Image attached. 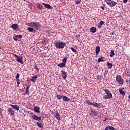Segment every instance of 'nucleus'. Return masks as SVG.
Instances as JSON below:
<instances>
[{
	"label": "nucleus",
	"instance_id": "obj_1",
	"mask_svg": "<svg viewBox=\"0 0 130 130\" xmlns=\"http://www.w3.org/2000/svg\"><path fill=\"white\" fill-rule=\"evenodd\" d=\"M54 45L56 48H58L59 49H62V48H64V46L67 45V43L62 42V41H59L55 42Z\"/></svg>",
	"mask_w": 130,
	"mask_h": 130
},
{
	"label": "nucleus",
	"instance_id": "obj_2",
	"mask_svg": "<svg viewBox=\"0 0 130 130\" xmlns=\"http://www.w3.org/2000/svg\"><path fill=\"white\" fill-rule=\"evenodd\" d=\"M28 26L32 27V28H35L36 30L40 28V24L38 22H33L28 23Z\"/></svg>",
	"mask_w": 130,
	"mask_h": 130
},
{
	"label": "nucleus",
	"instance_id": "obj_3",
	"mask_svg": "<svg viewBox=\"0 0 130 130\" xmlns=\"http://www.w3.org/2000/svg\"><path fill=\"white\" fill-rule=\"evenodd\" d=\"M116 81L118 82L119 85H123V79L121 77V75H118L116 77Z\"/></svg>",
	"mask_w": 130,
	"mask_h": 130
},
{
	"label": "nucleus",
	"instance_id": "obj_4",
	"mask_svg": "<svg viewBox=\"0 0 130 130\" xmlns=\"http://www.w3.org/2000/svg\"><path fill=\"white\" fill-rule=\"evenodd\" d=\"M106 3L108 5V6H110V7H114L116 5H117V3L111 0H107Z\"/></svg>",
	"mask_w": 130,
	"mask_h": 130
},
{
	"label": "nucleus",
	"instance_id": "obj_5",
	"mask_svg": "<svg viewBox=\"0 0 130 130\" xmlns=\"http://www.w3.org/2000/svg\"><path fill=\"white\" fill-rule=\"evenodd\" d=\"M103 98L104 99H111L112 98V93L109 92V93H107V95H104Z\"/></svg>",
	"mask_w": 130,
	"mask_h": 130
},
{
	"label": "nucleus",
	"instance_id": "obj_6",
	"mask_svg": "<svg viewBox=\"0 0 130 130\" xmlns=\"http://www.w3.org/2000/svg\"><path fill=\"white\" fill-rule=\"evenodd\" d=\"M60 115H59V114L58 113V111H56L54 113V117H55L56 119L57 120H60Z\"/></svg>",
	"mask_w": 130,
	"mask_h": 130
},
{
	"label": "nucleus",
	"instance_id": "obj_7",
	"mask_svg": "<svg viewBox=\"0 0 130 130\" xmlns=\"http://www.w3.org/2000/svg\"><path fill=\"white\" fill-rule=\"evenodd\" d=\"M10 106L12 107V108H13V109H15V110H16L17 111H19V110L20 109V106L18 105L11 104Z\"/></svg>",
	"mask_w": 130,
	"mask_h": 130
},
{
	"label": "nucleus",
	"instance_id": "obj_8",
	"mask_svg": "<svg viewBox=\"0 0 130 130\" xmlns=\"http://www.w3.org/2000/svg\"><path fill=\"white\" fill-rule=\"evenodd\" d=\"M32 119H34L35 120H37L38 121H40L41 120V117H38L36 115H34L32 116Z\"/></svg>",
	"mask_w": 130,
	"mask_h": 130
},
{
	"label": "nucleus",
	"instance_id": "obj_9",
	"mask_svg": "<svg viewBox=\"0 0 130 130\" xmlns=\"http://www.w3.org/2000/svg\"><path fill=\"white\" fill-rule=\"evenodd\" d=\"M16 61L17 62H20V63H21L23 64L24 63V61H23V57L20 56L17 58Z\"/></svg>",
	"mask_w": 130,
	"mask_h": 130
},
{
	"label": "nucleus",
	"instance_id": "obj_10",
	"mask_svg": "<svg viewBox=\"0 0 130 130\" xmlns=\"http://www.w3.org/2000/svg\"><path fill=\"white\" fill-rule=\"evenodd\" d=\"M8 111L10 115H14L15 114V111L11 108H8Z\"/></svg>",
	"mask_w": 130,
	"mask_h": 130
},
{
	"label": "nucleus",
	"instance_id": "obj_11",
	"mask_svg": "<svg viewBox=\"0 0 130 130\" xmlns=\"http://www.w3.org/2000/svg\"><path fill=\"white\" fill-rule=\"evenodd\" d=\"M34 111L37 113H40V108L38 106H36L34 108Z\"/></svg>",
	"mask_w": 130,
	"mask_h": 130
},
{
	"label": "nucleus",
	"instance_id": "obj_12",
	"mask_svg": "<svg viewBox=\"0 0 130 130\" xmlns=\"http://www.w3.org/2000/svg\"><path fill=\"white\" fill-rule=\"evenodd\" d=\"M100 105H101V103H97L96 102L92 103V106L94 107H96V108H100Z\"/></svg>",
	"mask_w": 130,
	"mask_h": 130
},
{
	"label": "nucleus",
	"instance_id": "obj_13",
	"mask_svg": "<svg viewBox=\"0 0 130 130\" xmlns=\"http://www.w3.org/2000/svg\"><path fill=\"white\" fill-rule=\"evenodd\" d=\"M61 73L62 74V77L64 80H66L67 79V73L63 70H62L61 71Z\"/></svg>",
	"mask_w": 130,
	"mask_h": 130
},
{
	"label": "nucleus",
	"instance_id": "obj_14",
	"mask_svg": "<svg viewBox=\"0 0 130 130\" xmlns=\"http://www.w3.org/2000/svg\"><path fill=\"white\" fill-rule=\"evenodd\" d=\"M62 99L66 102H69V101H71V99L68 98V96L66 95H62Z\"/></svg>",
	"mask_w": 130,
	"mask_h": 130
},
{
	"label": "nucleus",
	"instance_id": "obj_15",
	"mask_svg": "<svg viewBox=\"0 0 130 130\" xmlns=\"http://www.w3.org/2000/svg\"><path fill=\"white\" fill-rule=\"evenodd\" d=\"M42 5L43 6H44L45 8H46V9H52V7L49 4H46L45 3H42Z\"/></svg>",
	"mask_w": 130,
	"mask_h": 130
},
{
	"label": "nucleus",
	"instance_id": "obj_16",
	"mask_svg": "<svg viewBox=\"0 0 130 130\" xmlns=\"http://www.w3.org/2000/svg\"><path fill=\"white\" fill-rule=\"evenodd\" d=\"M19 26L17 24H13L11 25V28L12 29H14V30H16Z\"/></svg>",
	"mask_w": 130,
	"mask_h": 130
},
{
	"label": "nucleus",
	"instance_id": "obj_17",
	"mask_svg": "<svg viewBox=\"0 0 130 130\" xmlns=\"http://www.w3.org/2000/svg\"><path fill=\"white\" fill-rule=\"evenodd\" d=\"M99 52H100V47L97 46L95 48V53L96 54H99Z\"/></svg>",
	"mask_w": 130,
	"mask_h": 130
},
{
	"label": "nucleus",
	"instance_id": "obj_18",
	"mask_svg": "<svg viewBox=\"0 0 130 130\" xmlns=\"http://www.w3.org/2000/svg\"><path fill=\"white\" fill-rule=\"evenodd\" d=\"M103 24H105V22L104 21H102V20L101 21L100 23L98 25V28H99V29H101V27H102V25H103Z\"/></svg>",
	"mask_w": 130,
	"mask_h": 130
},
{
	"label": "nucleus",
	"instance_id": "obj_19",
	"mask_svg": "<svg viewBox=\"0 0 130 130\" xmlns=\"http://www.w3.org/2000/svg\"><path fill=\"white\" fill-rule=\"evenodd\" d=\"M36 80H37V75H36L35 76H32L31 79V81L33 83H35Z\"/></svg>",
	"mask_w": 130,
	"mask_h": 130
},
{
	"label": "nucleus",
	"instance_id": "obj_20",
	"mask_svg": "<svg viewBox=\"0 0 130 130\" xmlns=\"http://www.w3.org/2000/svg\"><path fill=\"white\" fill-rule=\"evenodd\" d=\"M96 31H97V29H96V27H92L90 28V32H91L92 33H95Z\"/></svg>",
	"mask_w": 130,
	"mask_h": 130
},
{
	"label": "nucleus",
	"instance_id": "obj_21",
	"mask_svg": "<svg viewBox=\"0 0 130 130\" xmlns=\"http://www.w3.org/2000/svg\"><path fill=\"white\" fill-rule=\"evenodd\" d=\"M90 115L91 116H96L97 115V112L93 111V110L91 111Z\"/></svg>",
	"mask_w": 130,
	"mask_h": 130
},
{
	"label": "nucleus",
	"instance_id": "obj_22",
	"mask_svg": "<svg viewBox=\"0 0 130 130\" xmlns=\"http://www.w3.org/2000/svg\"><path fill=\"white\" fill-rule=\"evenodd\" d=\"M57 67H59L60 68H64L66 67V63L61 62L60 64H58Z\"/></svg>",
	"mask_w": 130,
	"mask_h": 130
},
{
	"label": "nucleus",
	"instance_id": "obj_23",
	"mask_svg": "<svg viewBox=\"0 0 130 130\" xmlns=\"http://www.w3.org/2000/svg\"><path fill=\"white\" fill-rule=\"evenodd\" d=\"M37 124L38 126H39V127H40L41 128H42V127H43V124H42V123L37 122Z\"/></svg>",
	"mask_w": 130,
	"mask_h": 130
},
{
	"label": "nucleus",
	"instance_id": "obj_24",
	"mask_svg": "<svg viewBox=\"0 0 130 130\" xmlns=\"http://www.w3.org/2000/svg\"><path fill=\"white\" fill-rule=\"evenodd\" d=\"M30 86L31 85H29L26 87L25 94H29V88H30Z\"/></svg>",
	"mask_w": 130,
	"mask_h": 130
},
{
	"label": "nucleus",
	"instance_id": "obj_25",
	"mask_svg": "<svg viewBox=\"0 0 130 130\" xmlns=\"http://www.w3.org/2000/svg\"><path fill=\"white\" fill-rule=\"evenodd\" d=\"M48 43V41L46 40H44L42 42V44H43V45H46Z\"/></svg>",
	"mask_w": 130,
	"mask_h": 130
},
{
	"label": "nucleus",
	"instance_id": "obj_26",
	"mask_svg": "<svg viewBox=\"0 0 130 130\" xmlns=\"http://www.w3.org/2000/svg\"><path fill=\"white\" fill-rule=\"evenodd\" d=\"M110 56L111 57H112V56H113L114 55H115V53H114V51H113V50H111V52H110Z\"/></svg>",
	"mask_w": 130,
	"mask_h": 130
},
{
	"label": "nucleus",
	"instance_id": "obj_27",
	"mask_svg": "<svg viewBox=\"0 0 130 130\" xmlns=\"http://www.w3.org/2000/svg\"><path fill=\"white\" fill-rule=\"evenodd\" d=\"M107 68H108V69H111V68H112V63L108 62L107 63Z\"/></svg>",
	"mask_w": 130,
	"mask_h": 130
},
{
	"label": "nucleus",
	"instance_id": "obj_28",
	"mask_svg": "<svg viewBox=\"0 0 130 130\" xmlns=\"http://www.w3.org/2000/svg\"><path fill=\"white\" fill-rule=\"evenodd\" d=\"M119 91L120 92V94H121V95H125V92H124V91L122 90V89H119Z\"/></svg>",
	"mask_w": 130,
	"mask_h": 130
},
{
	"label": "nucleus",
	"instance_id": "obj_29",
	"mask_svg": "<svg viewBox=\"0 0 130 130\" xmlns=\"http://www.w3.org/2000/svg\"><path fill=\"white\" fill-rule=\"evenodd\" d=\"M104 58V57H101L99 58L98 60V62H101V61H104V60H103Z\"/></svg>",
	"mask_w": 130,
	"mask_h": 130
},
{
	"label": "nucleus",
	"instance_id": "obj_30",
	"mask_svg": "<svg viewBox=\"0 0 130 130\" xmlns=\"http://www.w3.org/2000/svg\"><path fill=\"white\" fill-rule=\"evenodd\" d=\"M37 7L39 8L40 10L43 9V6L40 4H37Z\"/></svg>",
	"mask_w": 130,
	"mask_h": 130
},
{
	"label": "nucleus",
	"instance_id": "obj_31",
	"mask_svg": "<svg viewBox=\"0 0 130 130\" xmlns=\"http://www.w3.org/2000/svg\"><path fill=\"white\" fill-rule=\"evenodd\" d=\"M103 91L105 92L106 94H108L109 93H110V90L109 89H104Z\"/></svg>",
	"mask_w": 130,
	"mask_h": 130
},
{
	"label": "nucleus",
	"instance_id": "obj_32",
	"mask_svg": "<svg viewBox=\"0 0 130 130\" xmlns=\"http://www.w3.org/2000/svg\"><path fill=\"white\" fill-rule=\"evenodd\" d=\"M27 30L29 32H33V31H34V28H33L32 27H28Z\"/></svg>",
	"mask_w": 130,
	"mask_h": 130
},
{
	"label": "nucleus",
	"instance_id": "obj_33",
	"mask_svg": "<svg viewBox=\"0 0 130 130\" xmlns=\"http://www.w3.org/2000/svg\"><path fill=\"white\" fill-rule=\"evenodd\" d=\"M57 99H59V100H60V99H62V96L61 95V94H57Z\"/></svg>",
	"mask_w": 130,
	"mask_h": 130
},
{
	"label": "nucleus",
	"instance_id": "obj_34",
	"mask_svg": "<svg viewBox=\"0 0 130 130\" xmlns=\"http://www.w3.org/2000/svg\"><path fill=\"white\" fill-rule=\"evenodd\" d=\"M86 103L87 104H88V105H93V103L91 102V101H90V100H87Z\"/></svg>",
	"mask_w": 130,
	"mask_h": 130
},
{
	"label": "nucleus",
	"instance_id": "obj_35",
	"mask_svg": "<svg viewBox=\"0 0 130 130\" xmlns=\"http://www.w3.org/2000/svg\"><path fill=\"white\" fill-rule=\"evenodd\" d=\"M107 75H108V70H106L105 71V74H104V77H106V76H107Z\"/></svg>",
	"mask_w": 130,
	"mask_h": 130
},
{
	"label": "nucleus",
	"instance_id": "obj_36",
	"mask_svg": "<svg viewBox=\"0 0 130 130\" xmlns=\"http://www.w3.org/2000/svg\"><path fill=\"white\" fill-rule=\"evenodd\" d=\"M34 69L35 70H36V71H37V72H39V69H38V67H37V65L36 64V63H35V67Z\"/></svg>",
	"mask_w": 130,
	"mask_h": 130
},
{
	"label": "nucleus",
	"instance_id": "obj_37",
	"mask_svg": "<svg viewBox=\"0 0 130 130\" xmlns=\"http://www.w3.org/2000/svg\"><path fill=\"white\" fill-rule=\"evenodd\" d=\"M81 2H82L81 0H77L76 2V4L79 5V4H81Z\"/></svg>",
	"mask_w": 130,
	"mask_h": 130
},
{
	"label": "nucleus",
	"instance_id": "obj_38",
	"mask_svg": "<svg viewBox=\"0 0 130 130\" xmlns=\"http://www.w3.org/2000/svg\"><path fill=\"white\" fill-rule=\"evenodd\" d=\"M67 58H64L63 59H62V61H63V63H67Z\"/></svg>",
	"mask_w": 130,
	"mask_h": 130
},
{
	"label": "nucleus",
	"instance_id": "obj_39",
	"mask_svg": "<svg viewBox=\"0 0 130 130\" xmlns=\"http://www.w3.org/2000/svg\"><path fill=\"white\" fill-rule=\"evenodd\" d=\"M71 50H72L73 51V52H75V53H77V52H78V51H77L76 50V49H75L74 48L71 47Z\"/></svg>",
	"mask_w": 130,
	"mask_h": 130
},
{
	"label": "nucleus",
	"instance_id": "obj_40",
	"mask_svg": "<svg viewBox=\"0 0 130 130\" xmlns=\"http://www.w3.org/2000/svg\"><path fill=\"white\" fill-rule=\"evenodd\" d=\"M16 37H17V38H19V39H21V38H22V37H23V36H22L21 35H18L16 36Z\"/></svg>",
	"mask_w": 130,
	"mask_h": 130
},
{
	"label": "nucleus",
	"instance_id": "obj_41",
	"mask_svg": "<svg viewBox=\"0 0 130 130\" xmlns=\"http://www.w3.org/2000/svg\"><path fill=\"white\" fill-rule=\"evenodd\" d=\"M13 39L15 41H18V37H17V36H16L15 37H13Z\"/></svg>",
	"mask_w": 130,
	"mask_h": 130
},
{
	"label": "nucleus",
	"instance_id": "obj_42",
	"mask_svg": "<svg viewBox=\"0 0 130 130\" xmlns=\"http://www.w3.org/2000/svg\"><path fill=\"white\" fill-rule=\"evenodd\" d=\"M20 78V74L17 73L16 79H18Z\"/></svg>",
	"mask_w": 130,
	"mask_h": 130
},
{
	"label": "nucleus",
	"instance_id": "obj_43",
	"mask_svg": "<svg viewBox=\"0 0 130 130\" xmlns=\"http://www.w3.org/2000/svg\"><path fill=\"white\" fill-rule=\"evenodd\" d=\"M110 129V126H107L106 128H105V130H109Z\"/></svg>",
	"mask_w": 130,
	"mask_h": 130
},
{
	"label": "nucleus",
	"instance_id": "obj_44",
	"mask_svg": "<svg viewBox=\"0 0 130 130\" xmlns=\"http://www.w3.org/2000/svg\"><path fill=\"white\" fill-rule=\"evenodd\" d=\"M110 130H115V128H114V127H113V126H110Z\"/></svg>",
	"mask_w": 130,
	"mask_h": 130
},
{
	"label": "nucleus",
	"instance_id": "obj_45",
	"mask_svg": "<svg viewBox=\"0 0 130 130\" xmlns=\"http://www.w3.org/2000/svg\"><path fill=\"white\" fill-rule=\"evenodd\" d=\"M101 9L103 10V11H104V10H105V7L104 6H101Z\"/></svg>",
	"mask_w": 130,
	"mask_h": 130
},
{
	"label": "nucleus",
	"instance_id": "obj_46",
	"mask_svg": "<svg viewBox=\"0 0 130 130\" xmlns=\"http://www.w3.org/2000/svg\"><path fill=\"white\" fill-rule=\"evenodd\" d=\"M127 1L128 0H123V3H124V4H126V3L127 2Z\"/></svg>",
	"mask_w": 130,
	"mask_h": 130
},
{
	"label": "nucleus",
	"instance_id": "obj_47",
	"mask_svg": "<svg viewBox=\"0 0 130 130\" xmlns=\"http://www.w3.org/2000/svg\"><path fill=\"white\" fill-rule=\"evenodd\" d=\"M96 78H97L98 80H100V78L99 75L96 76Z\"/></svg>",
	"mask_w": 130,
	"mask_h": 130
},
{
	"label": "nucleus",
	"instance_id": "obj_48",
	"mask_svg": "<svg viewBox=\"0 0 130 130\" xmlns=\"http://www.w3.org/2000/svg\"><path fill=\"white\" fill-rule=\"evenodd\" d=\"M14 56H15V57H16V58L19 57V56H18V55H17V54H14Z\"/></svg>",
	"mask_w": 130,
	"mask_h": 130
},
{
	"label": "nucleus",
	"instance_id": "obj_49",
	"mask_svg": "<svg viewBox=\"0 0 130 130\" xmlns=\"http://www.w3.org/2000/svg\"><path fill=\"white\" fill-rule=\"evenodd\" d=\"M17 82H20V79L19 78H16Z\"/></svg>",
	"mask_w": 130,
	"mask_h": 130
},
{
	"label": "nucleus",
	"instance_id": "obj_50",
	"mask_svg": "<svg viewBox=\"0 0 130 130\" xmlns=\"http://www.w3.org/2000/svg\"><path fill=\"white\" fill-rule=\"evenodd\" d=\"M119 90H124V88H123V87H122V88H121V89H119Z\"/></svg>",
	"mask_w": 130,
	"mask_h": 130
},
{
	"label": "nucleus",
	"instance_id": "obj_51",
	"mask_svg": "<svg viewBox=\"0 0 130 130\" xmlns=\"http://www.w3.org/2000/svg\"><path fill=\"white\" fill-rule=\"evenodd\" d=\"M17 85H20V81H17Z\"/></svg>",
	"mask_w": 130,
	"mask_h": 130
},
{
	"label": "nucleus",
	"instance_id": "obj_52",
	"mask_svg": "<svg viewBox=\"0 0 130 130\" xmlns=\"http://www.w3.org/2000/svg\"><path fill=\"white\" fill-rule=\"evenodd\" d=\"M126 83H128V80L127 79L125 80Z\"/></svg>",
	"mask_w": 130,
	"mask_h": 130
},
{
	"label": "nucleus",
	"instance_id": "obj_53",
	"mask_svg": "<svg viewBox=\"0 0 130 130\" xmlns=\"http://www.w3.org/2000/svg\"><path fill=\"white\" fill-rule=\"evenodd\" d=\"M107 119H108L105 118V120H104V121H106V120H107Z\"/></svg>",
	"mask_w": 130,
	"mask_h": 130
},
{
	"label": "nucleus",
	"instance_id": "obj_54",
	"mask_svg": "<svg viewBox=\"0 0 130 130\" xmlns=\"http://www.w3.org/2000/svg\"><path fill=\"white\" fill-rule=\"evenodd\" d=\"M128 98L130 100V94L128 95Z\"/></svg>",
	"mask_w": 130,
	"mask_h": 130
},
{
	"label": "nucleus",
	"instance_id": "obj_55",
	"mask_svg": "<svg viewBox=\"0 0 130 130\" xmlns=\"http://www.w3.org/2000/svg\"><path fill=\"white\" fill-rule=\"evenodd\" d=\"M129 82H130V79L128 80Z\"/></svg>",
	"mask_w": 130,
	"mask_h": 130
},
{
	"label": "nucleus",
	"instance_id": "obj_56",
	"mask_svg": "<svg viewBox=\"0 0 130 130\" xmlns=\"http://www.w3.org/2000/svg\"><path fill=\"white\" fill-rule=\"evenodd\" d=\"M1 49V48L0 47V49Z\"/></svg>",
	"mask_w": 130,
	"mask_h": 130
},
{
	"label": "nucleus",
	"instance_id": "obj_57",
	"mask_svg": "<svg viewBox=\"0 0 130 130\" xmlns=\"http://www.w3.org/2000/svg\"><path fill=\"white\" fill-rule=\"evenodd\" d=\"M129 80H130V78H129Z\"/></svg>",
	"mask_w": 130,
	"mask_h": 130
}]
</instances>
